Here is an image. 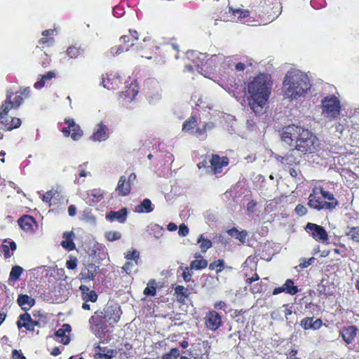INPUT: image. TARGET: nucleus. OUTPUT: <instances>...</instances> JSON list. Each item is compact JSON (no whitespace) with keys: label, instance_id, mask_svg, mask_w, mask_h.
Instances as JSON below:
<instances>
[{"label":"nucleus","instance_id":"nucleus-1","mask_svg":"<svg viewBox=\"0 0 359 359\" xmlns=\"http://www.w3.org/2000/svg\"><path fill=\"white\" fill-rule=\"evenodd\" d=\"M271 86L270 77L264 74H259L249 82L248 100L250 107L255 114H262L264 109L266 107Z\"/></svg>","mask_w":359,"mask_h":359},{"label":"nucleus","instance_id":"nucleus-2","mask_svg":"<svg viewBox=\"0 0 359 359\" xmlns=\"http://www.w3.org/2000/svg\"><path fill=\"white\" fill-rule=\"evenodd\" d=\"M281 140L288 146L296 143L297 150L302 154L313 153L319 146L318 139L308 130L295 125H290L283 128Z\"/></svg>","mask_w":359,"mask_h":359},{"label":"nucleus","instance_id":"nucleus-3","mask_svg":"<svg viewBox=\"0 0 359 359\" xmlns=\"http://www.w3.org/2000/svg\"><path fill=\"white\" fill-rule=\"evenodd\" d=\"M311 84L307 74L299 70L287 72L285 76L283 93L285 98L291 101L304 97L310 90Z\"/></svg>","mask_w":359,"mask_h":359},{"label":"nucleus","instance_id":"nucleus-4","mask_svg":"<svg viewBox=\"0 0 359 359\" xmlns=\"http://www.w3.org/2000/svg\"><path fill=\"white\" fill-rule=\"evenodd\" d=\"M121 317V310L116 306H108L104 311H97L91 316L89 322L96 327L100 326L104 329L107 322L109 323H117Z\"/></svg>","mask_w":359,"mask_h":359},{"label":"nucleus","instance_id":"nucleus-5","mask_svg":"<svg viewBox=\"0 0 359 359\" xmlns=\"http://www.w3.org/2000/svg\"><path fill=\"white\" fill-rule=\"evenodd\" d=\"M341 111L339 99L334 95L327 96L322 100V116L332 120L338 117Z\"/></svg>","mask_w":359,"mask_h":359},{"label":"nucleus","instance_id":"nucleus-6","mask_svg":"<svg viewBox=\"0 0 359 359\" xmlns=\"http://www.w3.org/2000/svg\"><path fill=\"white\" fill-rule=\"evenodd\" d=\"M10 109H11V105L8 102L3 104L0 107V128L8 131L19 128L21 125V120L18 118L10 117V123L4 122Z\"/></svg>","mask_w":359,"mask_h":359},{"label":"nucleus","instance_id":"nucleus-7","mask_svg":"<svg viewBox=\"0 0 359 359\" xmlns=\"http://www.w3.org/2000/svg\"><path fill=\"white\" fill-rule=\"evenodd\" d=\"M109 137V128L102 121H100L95 125L90 140L93 142H102L107 141Z\"/></svg>","mask_w":359,"mask_h":359},{"label":"nucleus","instance_id":"nucleus-8","mask_svg":"<svg viewBox=\"0 0 359 359\" xmlns=\"http://www.w3.org/2000/svg\"><path fill=\"white\" fill-rule=\"evenodd\" d=\"M318 189L315 187L312 193L309 196L308 205L314 210L318 211L322 210H332V204H327L326 201H322L321 198L318 196Z\"/></svg>","mask_w":359,"mask_h":359},{"label":"nucleus","instance_id":"nucleus-9","mask_svg":"<svg viewBox=\"0 0 359 359\" xmlns=\"http://www.w3.org/2000/svg\"><path fill=\"white\" fill-rule=\"evenodd\" d=\"M206 327L212 331H215L222 325L220 315L215 311H209L204 318Z\"/></svg>","mask_w":359,"mask_h":359},{"label":"nucleus","instance_id":"nucleus-10","mask_svg":"<svg viewBox=\"0 0 359 359\" xmlns=\"http://www.w3.org/2000/svg\"><path fill=\"white\" fill-rule=\"evenodd\" d=\"M306 229L316 241L325 242L327 240V233L321 226L316 224L308 223Z\"/></svg>","mask_w":359,"mask_h":359},{"label":"nucleus","instance_id":"nucleus-11","mask_svg":"<svg viewBox=\"0 0 359 359\" xmlns=\"http://www.w3.org/2000/svg\"><path fill=\"white\" fill-rule=\"evenodd\" d=\"M302 155L303 154H302L300 151L297 150V147L295 146V147L290 149L285 156H278L277 158L278 160L280 158V161L283 164L292 165L299 163Z\"/></svg>","mask_w":359,"mask_h":359},{"label":"nucleus","instance_id":"nucleus-12","mask_svg":"<svg viewBox=\"0 0 359 359\" xmlns=\"http://www.w3.org/2000/svg\"><path fill=\"white\" fill-rule=\"evenodd\" d=\"M212 170L215 174L220 173L223 166H226L229 163V159L226 156L220 157L219 155L214 154L210 161Z\"/></svg>","mask_w":359,"mask_h":359},{"label":"nucleus","instance_id":"nucleus-13","mask_svg":"<svg viewBox=\"0 0 359 359\" xmlns=\"http://www.w3.org/2000/svg\"><path fill=\"white\" fill-rule=\"evenodd\" d=\"M138 93V88L136 83H131L126 86V90L120 93V97L126 102H131Z\"/></svg>","mask_w":359,"mask_h":359},{"label":"nucleus","instance_id":"nucleus-14","mask_svg":"<svg viewBox=\"0 0 359 359\" xmlns=\"http://www.w3.org/2000/svg\"><path fill=\"white\" fill-rule=\"evenodd\" d=\"M230 11H232V13L230 15L227 14H222L220 16V18L222 21H233L235 20V18L238 16V20H241L248 16V11L243 10V9H235L233 10L231 8H229Z\"/></svg>","mask_w":359,"mask_h":359},{"label":"nucleus","instance_id":"nucleus-15","mask_svg":"<svg viewBox=\"0 0 359 359\" xmlns=\"http://www.w3.org/2000/svg\"><path fill=\"white\" fill-rule=\"evenodd\" d=\"M127 209L122 208L118 211H111L106 215V219L108 221L114 222L118 221L119 223H124L127 217Z\"/></svg>","mask_w":359,"mask_h":359},{"label":"nucleus","instance_id":"nucleus-16","mask_svg":"<svg viewBox=\"0 0 359 359\" xmlns=\"http://www.w3.org/2000/svg\"><path fill=\"white\" fill-rule=\"evenodd\" d=\"M138 40V34L136 31H129L128 34L122 36L120 38V42H121L123 47H129V50L135 46V41Z\"/></svg>","mask_w":359,"mask_h":359},{"label":"nucleus","instance_id":"nucleus-17","mask_svg":"<svg viewBox=\"0 0 359 359\" xmlns=\"http://www.w3.org/2000/svg\"><path fill=\"white\" fill-rule=\"evenodd\" d=\"M300 325L304 330H316L322 326V320L320 318L314 320L313 318H304L301 320Z\"/></svg>","mask_w":359,"mask_h":359},{"label":"nucleus","instance_id":"nucleus-18","mask_svg":"<svg viewBox=\"0 0 359 359\" xmlns=\"http://www.w3.org/2000/svg\"><path fill=\"white\" fill-rule=\"evenodd\" d=\"M358 329L355 326L351 325L346 327H344L341 331V335L344 340L347 343L350 344L353 341L357 335Z\"/></svg>","mask_w":359,"mask_h":359},{"label":"nucleus","instance_id":"nucleus-19","mask_svg":"<svg viewBox=\"0 0 359 359\" xmlns=\"http://www.w3.org/2000/svg\"><path fill=\"white\" fill-rule=\"evenodd\" d=\"M96 348V353L94 355L95 359H111L117 354L116 349H106L100 346H97Z\"/></svg>","mask_w":359,"mask_h":359},{"label":"nucleus","instance_id":"nucleus-20","mask_svg":"<svg viewBox=\"0 0 359 359\" xmlns=\"http://www.w3.org/2000/svg\"><path fill=\"white\" fill-rule=\"evenodd\" d=\"M71 332V326L69 324H64L61 328L55 332V336L60 338V342L66 345L69 342V334Z\"/></svg>","mask_w":359,"mask_h":359},{"label":"nucleus","instance_id":"nucleus-21","mask_svg":"<svg viewBox=\"0 0 359 359\" xmlns=\"http://www.w3.org/2000/svg\"><path fill=\"white\" fill-rule=\"evenodd\" d=\"M0 248L4 253V258L8 259L13 255V253H11L10 250L12 252L15 251L16 250V244L13 241L5 239Z\"/></svg>","mask_w":359,"mask_h":359},{"label":"nucleus","instance_id":"nucleus-22","mask_svg":"<svg viewBox=\"0 0 359 359\" xmlns=\"http://www.w3.org/2000/svg\"><path fill=\"white\" fill-rule=\"evenodd\" d=\"M74 233L73 231H65L63 233L64 240L61 242L62 248L68 251H72L75 249V244L73 242Z\"/></svg>","mask_w":359,"mask_h":359},{"label":"nucleus","instance_id":"nucleus-23","mask_svg":"<svg viewBox=\"0 0 359 359\" xmlns=\"http://www.w3.org/2000/svg\"><path fill=\"white\" fill-rule=\"evenodd\" d=\"M81 292V297L84 302H95L97 299V295L93 290H90L86 285H81L79 287Z\"/></svg>","mask_w":359,"mask_h":359},{"label":"nucleus","instance_id":"nucleus-24","mask_svg":"<svg viewBox=\"0 0 359 359\" xmlns=\"http://www.w3.org/2000/svg\"><path fill=\"white\" fill-rule=\"evenodd\" d=\"M17 325L18 328L24 327L28 330H33L34 328V323L32 321L30 315L28 313H23L20 315Z\"/></svg>","mask_w":359,"mask_h":359},{"label":"nucleus","instance_id":"nucleus-25","mask_svg":"<svg viewBox=\"0 0 359 359\" xmlns=\"http://www.w3.org/2000/svg\"><path fill=\"white\" fill-rule=\"evenodd\" d=\"M130 184L126 182L125 176H121L118 182L116 191L121 196H126L130 192Z\"/></svg>","mask_w":359,"mask_h":359},{"label":"nucleus","instance_id":"nucleus-26","mask_svg":"<svg viewBox=\"0 0 359 359\" xmlns=\"http://www.w3.org/2000/svg\"><path fill=\"white\" fill-rule=\"evenodd\" d=\"M18 303L23 310L27 311L34 306L35 301L33 298L27 294H21L18 296Z\"/></svg>","mask_w":359,"mask_h":359},{"label":"nucleus","instance_id":"nucleus-27","mask_svg":"<svg viewBox=\"0 0 359 359\" xmlns=\"http://www.w3.org/2000/svg\"><path fill=\"white\" fill-rule=\"evenodd\" d=\"M154 210V205L151 201L148 199H144L140 204L137 205L135 208V212L137 213H149Z\"/></svg>","mask_w":359,"mask_h":359},{"label":"nucleus","instance_id":"nucleus-28","mask_svg":"<svg viewBox=\"0 0 359 359\" xmlns=\"http://www.w3.org/2000/svg\"><path fill=\"white\" fill-rule=\"evenodd\" d=\"M318 194H320L322 197L325 199H327L328 201H326L327 204H332V210H334L338 205L339 202L335 198L334 196L330 193V191L324 190L322 187L318 188Z\"/></svg>","mask_w":359,"mask_h":359},{"label":"nucleus","instance_id":"nucleus-29","mask_svg":"<svg viewBox=\"0 0 359 359\" xmlns=\"http://www.w3.org/2000/svg\"><path fill=\"white\" fill-rule=\"evenodd\" d=\"M228 234L231 237L238 239L241 243L244 244L246 241V238L248 236V232L245 230H243L239 231L236 228H232L228 231Z\"/></svg>","mask_w":359,"mask_h":359},{"label":"nucleus","instance_id":"nucleus-30","mask_svg":"<svg viewBox=\"0 0 359 359\" xmlns=\"http://www.w3.org/2000/svg\"><path fill=\"white\" fill-rule=\"evenodd\" d=\"M264 4L271 10V12L277 17L281 12L280 0H265Z\"/></svg>","mask_w":359,"mask_h":359},{"label":"nucleus","instance_id":"nucleus-31","mask_svg":"<svg viewBox=\"0 0 359 359\" xmlns=\"http://www.w3.org/2000/svg\"><path fill=\"white\" fill-rule=\"evenodd\" d=\"M33 223H34L33 217L27 215L20 217L18 220L19 225L25 231L30 230Z\"/></svg>","mask_w":359,"mask_h":359},{"label":"nucleus","instance_id":"nucleus-32","mask_svg":"<svg viewBox=\"0 0 359 359\" xmlns=\"http://www.w3.org/2000/svg\"><path fill=\"white\" fill-rule=\"evenodd\" d=\"M89 202L97 203L101 201L103 198V191L100 189L91 190L88 194Z\"/></svg>","mask_w":359,"mask_h":359},{"label":"nucleus","instance_id":"nucleus-33","mask_svg":"<svg viewBox=\"0 0 359 359\" xmlns=\"http://www.w3.org/2000/svg\"><path fill=\"white\" fill-rule=\"evenodd\" d=\"M83 52H84V49L83 48H82L81 46L77 47V46H72L69 47L67 49V51H66L67 55L70 58H76L80 55H81Z\"/></svg>","mask_w":359,"mask_h":359},{"label":"nucleus","instance_id":"nucleus-34","mask_svg":"<svg viewBox=\"0 0 359 359\" xmlns=\"http://www.w3.org/2000/svg\"><path fill=\"white\" fill-rule=\"evenodd\" d=\"M23 102V98L21 95H16L13 100H11V95H8L6 100L4 104L8 102L12 108H18Z\"/></svg>","mask_w":359,"mask_h":359},{"label":"nucleus","instance_id":"nucleus-35","mask_svg":"<svg viewBox=\"0 0 359 359\" xmlns=\"http://www.w3.org/2000/svg\"><path fill=\"white\" fill-rule=\"evenodd\" d=\"M285 292L294 295L298 292L297 287L294 285V282L291 279H287L283 285Z\"/></svg>","mask_w":359,"mask_h":359},{"label":"nucleus","instance_id":"nucleus-36","mask_svg":"<svg viewBox=\"0 0 359 359\" xmlns=\"http://www.w3.org/2000/svg\"><path fill=\"white\" fill-rule=\"evenodd\" d=\"M197 243L200 244V248L203 252H205L208 249L212 247V242L203 237V235H201L197 240Z\"/></svg>","mask_w":359,"mask_h":359},{"label":"nucleus","instance_id":"nucleus-37","mask_svg":"<svg viewBox=\"0 0 359 359\" xmlns=\"http://www.w3.org/2000/svg\"><path fill=\"white\" fill-rule=\"evenodd\" d=\"M208 262L205 259H194L191 262L190 268L194 270H199L206 268Z\"/></svg>","mask_w":359,"mask_h":359},{"label":"nucleus","instance_id":"nucleus-38","mask_svg":"<svg viewBox=\"0 0 359 359\" xmlns=\"http://www.w3.org/2000/svg\"><path fill=\"white\" fill-rule=\"evenodd\" d=\"M346 236L353 242L359 243V226L351 228L346 233Z\"/></svg>","mask_w":359,"mask_h":359},{"label":"nucleus","instance_id":"nucleus-39","mask_svg":"<svg viewBox=\"0 0 359 359\" xmlns=\"http://www.w3.org/2000/svg\"><path fill=\"white\" fill-rule=\"evenodd\" d=\"M349 118L353 128L359 131V108L355 109Z\"/></svg>","mask_w":359,"mask_h":359},{"label":"nucleus","instance_id":"nucleus-40","mask_svg":"<svg viewBox=\"0 0 359 359\" xmlns=\"http://www.w3.org/2000/svg\"><path fill=\"white\" fill-rule=\"evenodd\" d=\"M23 271V269L20 266H15L11 269V271L10 272L9 278L12 280H18L21 273Z\"/></svg>","mask_w":359,"mask_h":359},{"label":"nucleus","instance_id":"nucleus-41","mask_svg":"<svg viewBox=\"0 0 359 359\" xmlns=\"http://www.w3.org/2000/svg\"><path fill=\"white\" fill-rule=\"evenodd\" d=\"M151 231H152V233L154 236L156 238H159L163 236V233L164 232L163 227L161 226L160 225L157 224H151L150 226Z\"/></svg>","mask_w":359,"mask_h":359},{"label":"nucleus","instance_id":"nucleus-42","mask_svg":"<svg viewBox=\"0 0 359 359\" xmlns=\"http://www.w3.org/2000/svg\"><path fill=\"white\" fill-rule=\"evenodd\" d=\"M105 238L109 241H115L121 238V233L119 231H107L104 235Z\"/></svg>","mask_w":359,"mask_h":359},{"label":"nucleus","instance_id":"nucleus-43","mask_svg":"<svg viewBox=\"0 0 359 359\" xmlns=\"http://www.w3.org/2000/svg\"><path fill=\"white\" fill-rule=\"evenodd\" d=\"M196 126V120L195 118L192 117L184 122V123L183 124L182 130L184 132H189Z\"/></svg>","mask_w":359,"mask_h":359},{"label":"nucleus","instance_id":"nucleus-44","mask_svg":"<svg viewBox=\"0 0 359 359\" xmlns=\"http://www.w3.org/2000/svg\"><path fill=\"white\" fill-rule=\"evenodd\" d=\"M129 47H123L122 44L116 46L110 49V54L112 56H116L122 53L123 51H128Z\"/></svg>","mask_w":359,"mask_h":359},{"label":"nucleus","instance_id":"nucleus-45","mask_svg":"<svg viewBox=\"0 0 359 359\" xmlns=\"http://www.w3.org/2000/svg\"><path fill=\"white\" fill-rule=\"evenodd\" d=\"M224 262L223 260L219 259L217 262L211 263L209 266L210 269L216 270L217 273L220 272L224 267Z\"/></svg>","mask_w":359,"mask_h":359},{"label":"nucleus","instance_id":"nucleus-46","mask_svg":"<svg viewBox=\"0 0 359 359\" xmlns=\"http://www.w3.org/2000/svg\"><path fill=\"white\" fill-rule=\"evenodd\" d=\"M71 132V137L74 140H78L83 135L82 130L79 126L72 128Z\"/></svg>","mask_w":359,"mask_h":359},{"label":"nucleus","instance_id":"nucleus-47","mask_svg":"<svg viewBox=\"0 0 359 359\" xmlns=\"http://www.w3.org/2000/svg\"><path fill=\"white\" fill-rule=\"evenodd\" d=\"M154 281H150L149 285L144 290V294L145 295H152L156 294V287H154Z\"/></svg>","mask_w":359,"mask_h":359},{"label":"nucleus","instance_id":"nucleus-48","mask_svg":"<svg viewBox=\"0 0 359 359\" xmlns=\"http://www.w3.org/2000/svg\"><path fill=\"white\" fill-rule=\"evenodd\" d=\"M56 194V191L54 190H50L47 191L45 194L42 196V201L46 203H50L52 198Z\"/></svg>","mask_w":359,"mask_h":359},{"label":"nucleus","instance_id":"nucleus-49","mask_svg":"<svg viewBox=\"0 0 359 359\" xmlns=\"http://www.w3.org/2000/svg\"><path fill=\"white\" fill-rule=\"evenodd\" d=\"M54 42H55V41L53 37H46V36H43V38H41L39 41V44L47 46H52L54 43Z\"/></svg>","mask_w":359,"mask_h":359},{"label":"nucleus","instance_id":"nucleus-50","mask_svg":"<svg viewBox=\"0 0 359 359\" xmlns=\"http://www.w3.org/2000/svg\"><path fill=\"white\" fill-rule=\"evenodd\" d=\"M175 292L177 294H180L184 297H187L189 290L182 285H178L175 287Z\"/></svg>","mask_w":359,"mask_h":359},{"label":"nucleus","instance_id":"nucleus-51","mask_svg":"<svg viewBox=\"0 0 359 359\" xmlns=\"http://www.w3.org/2000/svg\"><path fill=\"white\" fill-rule=\"evenodd\" d=\"M295 212L296 214L298 215V216H304L306 214L307 212V209L306 208L302 205V204H298L296 208H295Z\"/></svg>","mask_w":359,"mask_h":359},{"label":"nucleus","instance_id":"nucleus-52","mask_svg":"<svg viewBox=\"0 0 359 359\" xmlns=\"http://www.w3.org/2000/svg\"><path fill=\"white\" fill-rule=\"evenodd\" d=\"M140 253L138 251L134 250L133 251H128L126 254V259L128 260H135L139 257Z\"/></svg>","mask_w":359,"mask_h":359},{"label":"nucleus","instance_id":"nucleus-53","mask_svg":"<svg viewBox=\"0 0 359 359\" xmlns=\"http://www.w3.org/2000/svg\"><path fill=\"white\" fill-rule=\"evenodd\" d=\"M314 260H315L314 257H311L309 259H302L300 260L299 266L302 269L306 268V267L309 266L310 265H311L313 264V262H314Z\"/></svg>","mask_w":359,"mask_h":359},{"label":"nucleus","instance_id":"nucleus-54","mask_svg":"<svg viewBox=\"0 0 359 359\" xmlns=\"http://www.w3.org/2000/svg\"><path fill=\"white\" fill-rule=\"evenodd\" d=\"M189 228L184 224L180 225L178 233L180 236H186L189 234Z\"/></svg>","mask_w":359,"mask_h":359},{"label":"nucleus","instance_id":"nucleus-55","mask_svg":"<svg viewBox=\"0 0 359 359\" xmlns=\"http://www.w3.org/2000/svg\"><path fill=\"white\" fill-rule=\"evenodd\" d=\"M66 266L69 269H75L77 266V259L74 258L67 260L66 262Z\"/></svg>","mask_w":359,"mask_h":359},{"label":"nucleus","instance_id":"nucleus-56","mask_svg":"<svg viewBox=\"0 0 359 359\" xmlns=\"http://www.w3.org/2000/svg\"><path fill=\"white\" fill-rule=\"evenodd\" d=\"M205 130L204 128H198L196 131H195V135L201 139V140H203L205 138Z\"/></svg>","mask_w":359,"mask_h":359},{"label":"nucleus","instance_id":"nucleus-57","mask_svg":"<svg viewBox=\"0 0 359 359\" xmlns=\"http://www.w3.org/2000/svg\"><path fill=\"white\" fill-rule=\"evenodd\" d=\"M55 77V74L53 72H48L46 74L41 76V79L46 82Z\"/></svg>","mask_w":359,"mask_h":359},{"label":"nucleus","instance_id":"nucleus-58","mask_svg":"<svg viewBox=\"0 0 359 359\" xmlns=\"http://www.w3.org/2000/svg\"><path fill=\"white\" fill-rule=\"evenodd\" d=\"M251 65H252V62H248L247 64L243 63V62H238L236 65V69L237 71H243L247 66H251Z\"/></svg>","mask_w":359,"mask_h":359},{"label":"nucleus","instance_id":"nucleus-59","mask_svg":"<svg viewBox=\"0 0 359 359\" xmlns=\"http://www.w3.org/2000/svg\"><path fill=\"white\" fill-rule=\"evenodd\" d=\"M182 277L186 282H189L191 280V274L189 273L188 267H186L185 270L183 271Z\"/></svg>","mask_w":359,"mask_h":359},{"label":"nucleus","instance_id":"nucleus-60","mask_svg":"<svg viewBox=\"0 0 359 359\" xmlns=\"http://www.w3.org/2000/svg\"><path fill=\"white\" fill-rule=\"evenodd\" d=\"M134 264L130 262H126L123 266V269L127 273H130L133 267Z\"/></svg>","mask_w":359,"mask_h":359},{"label":"nucleus","instance_id":"nucleus-61","mask_svg":"<svg viewBox=\"0 0 359 359\" xmlns=\"http://www.w3.org/2000/svg\"><path fill=\"white\" fill-rule=\"evenodd\" d=\"M13 359H26L25 357L17 350L13 351Z\"/></svg>","mask_w":359,"mask_h":359},{"label":"nucleus","instance_id":"nucleus-62","mask_svg":"<svg viewBox=\"0 0 359 359\" xmlns=\"http://www.w3.org/2000/svg\"><path fill=\"white\" fill-rule=\"evenodd\" d=\"M45 83L46 82L41 78L40 80L37 81L34 83V86L35 88L39 90V89L42 88L44 86Z\"/></svg>","mask_w":359,"mask_h":359},{"label":"nucleus","instance_id":"nucleus-63","mask_svg":"<svg viewBox=\"0 0 359 359\" xmlns=\"http://www.w3.org/2000/svg\"><path fill=\"white\" fill-rule=\"evenodd\" d=\"M76 208L74 205H71L68 208V213L70 216H72V217L76 215Z\"/></svg>","mask_w":359,"mask_h":359},{"label":"nucleus","instance_id":"nucleus-64","mask_svg":"<svg viewBox=\"0 0 359 359\" xmlns=\"http://www.w3.org/2000/svg\"><path fill=\"white\" fill-rule=\"evenodd\" d=\"M54 32H55V30H53V29H47L42 32V35H43V36L52 37L51 36L53 35Z\"/></svg>","mask_w":359,"mask_h":359}]
</instances>
